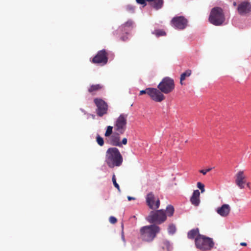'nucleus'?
I'll return each instance as SVG.
<instances>
[{"instance_id": "obj_1", "label": "nucleus", "mask_w": 251, "mask_h": 251, "mask_svg": "<svg viewBox=\"0 0 251 251\" xmlns=\"http://www.w3.org/2000/svg\"><path fill=\"white\" fill-rule=\"evenodd\" d=\"M123 161V157L117 148L113 147L108 149L106 151L105 162L109 168L119 167Z\"/></svg>"}, {"instance_id": "obj_2", "label": "nucleus", "mask_w": 251, "mask_h": 251, "mask_svg": "<svg viewBox=\"0 0 251 251\" xmlns=\"http://www.w3.org/2000/svg\"><path fill=\"white\" fill-rule=\"evenodd\" d=\"M160 231V228L155 224L144 226L140 229V238L144 242H152Z\"/></svg>"}, {"instance_id": "obj_3", "label": "nucleus", "mask_w": 251, "mask_h": 251, "mask_svg": "<svg viewBox=\"0 0 251 251\" xmlns=\"http://www.w3.org/2000/svg\"><path fill=\"white\" fill-rule=\"evenodd\" d=\"M208 20L209 22L214 25H222L225 21L223 10L219 7L213 8L211 10Z\"/></svg>"}, {"instance_id": "obj_4", "label": "nucleus", "mask_w": 251, "mask_h": 251, "mask_svg": "<svg viewBox=\"0 0 251 251\" xmlns=\"http://www.w3.org/2000/svg\"><path fill=\"white\" fill-rule=\"evenodd\" d=\"M195 243L198 249L203 251L211 250L214 245L212 238L201 234L195 239Z\"/></svg>"}, {"instance_id": "obj_5", "label": "nucleus", "mask_w": 251, "mask_h": 251, "mask_svg": "<svg viewBox=\"0 0 251 251\" xmlns=\"http://www.w3.org/2000/svg\"><path fill=\"white\" fill-rule=\"evenodd\" d=\"M151 224H161L166 220V215L163 209L152 211L146 218Z\"/></svg>"}, {"instance_id": "obj_6", "label": "nucleus", "mask_w": 251, "mask_h": 251, "mask_svg": "<svg viewBox=\"0 0 251 251\" xmlns=\"http://www.w3.org/2000/svg\"><path fill=\"white\" fill-rule=\"evenodd\" d=\"M175 86L173 79L169 77H165L158 85L157 88L162 93L167 94L174 90Z\"/></svg>"}, {"instance_id": "obj_7", "label": "nucleus", "mask_w": 251, "mask_h": 251, "mask_svg": "<svg viewBox=\"0 0 251 251\" xmlns=\"http://www.w3.org/2000/svg\"><path fill=\"white\" fill-rule=\"evenodd\" d=\"M127 115L121 114L116 120L114 125V129L116 132L124 134L126 129Z\"/></svg>"}, {"instance_id": "obj_8", "label": "nucleus", "mask_w": 251, "mask_h": 251, "mask_svg": "<svg viewBox=\"0 0 251 251\" xmlns=\"http://www.w3.org/2000/svg\"><path fill=\"white\" fill-rule=\"evenodd\" d=\"M94 101L97 107L96 112L98 116L102 117L107 114L108 106L105 101L101 99L96 98Z\"/></svg>"}, {"instance_id": "obj_9", "label": "nucleus", "mask_w": 251, "mask_h": 251, "mask_svg": "<svg viewBox=\"0 0 251 251\" xmlns=\"http://www.w3.org/2000/svg\"><path fill=\"white\" fill-rule=\"evenodd\" d=\"M108 53L105 50H102L98 52L97 54L93 58L92 62L94 64L105 65L108 62Z\"/></svg>"}, {"instance_id": "obj_10", "label": "nucleus", "mask_w": 251, "mask_h": 251, "mask_svg": "<svg viewBox=\"0 0 251 251\" xmlns=\"http://www.w3.org/2000/svg\"><path fill=\"white\" fill-rule=\"evenodd\" d=\"M146 202L147 205L152 209H157L160 205V201L159 199H155L154 195L151 192L147 195Z\"/></svg>"}, {"instance_id": "obj_11", "label": "nucleus", "mask_w": 251, "mask_h": 251, "mask_svg": "<svg viewBox=\"0 0 251 251\" xmlns=\"http://www.w3.org/2000/svg\"><path fill=\"white\" fill-rule=\"evenodd\" d=\"M187 19L182 16L175 17L172 20L173 25L179 29L185 28L187 26Z\"/></svg>"}, {"instance_id": "obj_12", "label": "nucleus", "mask_w": 251, "mask_h": 251, "mask_svg": "<svg viewBox=\"0 0 251 251\" xmlns=\"http://www.w3.org/2000/svg\"><path fill=\"white\" fill-rule=\"evenodd\" d=\"M151 98L156 102H161L165 99V96L162 92L156 88H152L150 93Z\"/></svg>"}, {"instance_id": "obj_13", "label": "nucleus", "mask_w": 251, "mask_h": 251, "mask_svg": "<svg viewBox=\"0 0 251 251\" xmlns=\"http://www.w3.org/2000/svg\"><path fill=\"white\" fill-rule=\"evenodd\" d=\"M235 181L236 184L240 189L244 188V185L246 183V177L243 171H240L236 174Z\"/></svg>"}, {"instance_id": "obj_14", "label": "nucleus", "mask_w": 251, "mask_h": 251, "mask_svg": "<svg viewBox=\"0 0 251 251\" xmlns=\"http://www.w3.org/2000/svg\"><path fill=\"white\" fill-rule=\"evenodd\" d=\"M237 10L240 15L246 14L251 11V4L248 2H242L238 5Z\"/></svg>"}, {"instance_id": "obj_15", "label": "nucleus", "mask_w": 251, "mask_h": 251, "mask_svg": "<svg viewBox=\"0 0 251 251\" xmlns=\"http://www.w3.org/2000/svg\"><path fill=\"white\" fill-rule=\"evenodd\" d=\"M121 133L115 131L113 134L110 136L109 141L111 145L113 146L121 147L120 142V135Z\"/></svg>"}, {"instance_id": "obj_16", "label": "nucleus", "mask_w": 251, "mask_h": 251, "mask_svg": "<svg viewBox=\"0 0 251 251\" xmlns=\"http://www.w3.org/2000/svg\"><path fill=\"white\" fill-rule=\"evenodd\" d=\"M216 211L218 214L222 217L228 215L230 211V207L227 204H224L221 207L217 208Z\"/></svg>"}, {"instance_id": "obj_17", "label": "nucleus", "mask_w": 251, "mask_h": 251, "mask_svg": "<svg viewBox=\"0 0 251 251\" xmlns=\"http://www.w3.org/2000/svg\"><path fill=\"white\" fill-rule=\"evenodd\" d=\"M200 193L198 190H194L192 197L190 198V201L191 203L195 206H199L200 203Z\"/></svg>"}, {"instance_id": "obj_18", "label": "nucleus", "mask_w": 251, "mask_h": 251, "mask_svg": "<svg viewBox=\"0 0 251 251\" xmlns=\"http://www.w3.org/2000/svg\"><path fill=\"white\" fill-rule=\"evenodd\" d=\"M103 88V86L100 84H93L90 86L88 91L92 95H94L96 92L101 90Z\"/></svg>"}, {"instance_id": "obj_19", "label": "nucleus", "mask_w": 251, "mask_h": 251, "mask_svg": "<svg viewBox=\"0 0 251 251\" xmlns=\"http://www.w3.org/2000/svg\"><path fill=\"white\" fill-rule=\"evenodd\" d=\"M200 235L201 234L199 233V229L197 228L190 230L188 232L187 237L190 239H195Z\"/></svg>"}, {"instance_id": "obj_20", "label": "nucleus", "mask_w": 251, "mask_h": 251, "mask_svg": "<svg viewBox=\"0 0 251 251\" xmlns=\"http://www.w3.org/2000/svg\"><path fill=\"white\" fill-rule=\"evenodd\" d=\"M192 71L191 70H187L185 72L183 73L180 77V83L183 85V81H184L187 77H189L191 75Z\"/></svg>"}, {"instance_id": "obj_21", "label": "nucleus", "mask_w": 251, "mask_h": 251, "mask_svg": "<svg viewBox=\"0 0 251 251\" xmlns=\"http://www.w3.org/2000/svg\"><path fill=\"white\" fill-rule=\"evenodd\" d=\"M174 207L171 205H169L166 207V212H165V213L166 216H168L169 217H171L174 214Z\"/></svg>"}, {"instance_id": "obj_22", "label": "nucleus", "mask_w": 251, "mask_h": 251, "mask_svg": "<svg viewBox=\"0 0 251 251\" xmlns=\"http://www.w3.org/2000/svg\"><path fill=\"white\" fill-rule=\"evenodd\" d=\"M114 128V126H107L106 131L104 134V136L105 137H109L111 136L113 132V129Z\"/></svg>"}, {"instance_id": "obj_23", "label": "nucleus", "mask_w": 251, "mask_h": 251, "mask_svg": "<svg viewBox=\"0 0 251 251\" xmlns=\"http://www.w3.org/2000/svg\"><path fill=\"white\" fill-rule=\"evenodd\" d=\"M161 247L163 250H166L169 251L170 248V243L167 241H163Z\"/></svg>"}, {"instance_id": "obj_24", "label": "nucleus", "mask_w": 251, "mask_h": 251, "mask_svg": "<svg viewBox=\"0 0 251 251\" xmlns=\"http://www.w3.org/2000/svg\"><path fill=\"white\" fill-rule=\"evenodd\" d=\"M132 25L133 22L131 20H129L120 27V29L123 31V29L126 27H131L132 26Z\"/></svg>"}, {"instance_id": "obj_25", "label": "nucleus", "mask_w": 251, "mask_h": 251, "mask_svg": "<svg viewBox=\"0 0 251 251\" xmlns=\"http://www.w3.org/2000/svg\"><path fill=\"white\" fill-rule=\"evenodd\" d=\"M96 140L97 143L100 146H102L104 145V141L102 137L99 135H98L96 137Z\"/></svg>"}, {"instance_id": "obj_26", "label": "nucleus", "mask_w": 251, "mask_h": 251, "mask_svg": "<svg viewBox=\"0 0 251 251\" xmlns=\"http://www.w3.org/2000/svg\"><path fill=\"white\" fill-rule=\"evenodd\" d=\"M168 232L170 234H174L176 230V226L173 225H170L168 227Z\"/></svg>"}, {"instance_id": "obj_27", "label": "nucleus", "mask_w": 251, "mask_h": 251, "mask_svg": "<svg viewBox=\"0 0 251 251\" xmlns=\"http://www.w3.org/2000/svg\"><path fill=\"white\" fill-rule=\"evenodd\" d=\"M112 182H113L114 186L120 191V187H119V185H118V184L116 182V176L114 174H113V175L112 176Z\"/></svg>"}, {"instance_id": "obj_28", "label": "nucleus", "mask_w": 251, "mask_h": 251, "mask_svg": "<svg viewBox=\"0 0 251 251\" xmlns=\"http://www.w3.org/2000/svg\"><path fill=\"white\" fill-rule=\"evenodd\" d=\"M154 33L157 37L164 36L166 35L165 31L162 30H156L155 31Z\"/></svg>"}, {"instance_id": "obj_29", "label": "nucleus", "mask_w": 251, "mask_h": 251, "mask_svg": "<svg viewBox=\"0 0 251 251\" xmlns=\"http://www.w3.org/2000/svg\"><path fill=\"white\" fill-rule=\"evenodd\" d=\"M151 88H149L146 89L145 90H141L140 92V95H142L143 94H147L149 96H150V93L151 92Z\"/></svg>"}, {"instance_id": "obj_30", "label": "nucleus", "mask_w": 251, "mask_h": 251, "mask_svg": "<svg viewBox=\"0 0 251 251\" xmlns=\"http://www.w3.org/2000/svg\"><path fill=\"white\" fill-rule=\"evenodd\" d=\"M197 187L201 190V193L204 192V186L201 182H199L197 183Z\"/></svg>"}, {"instance_id": "obj_31", "label": "nucleus", "mask_w": 251, "mask_h": 251, "mask_svg": "<svg viewBox=\"0 0 251 251\" xmlns=\"http://www.w3.org/2000/svg\"><path fill=\"white\" fill-rule=\"evenodd\" d=\"M117 219L113 217V216H111L109 218V222L111 223V224H115L116 222H117Z\"/></svg>"}, {"instance_id": "obj_32", "label": "nucleus", "mask_w": 251, "mask_h": 251, "mask_svg": "<svg viewBox=\"0 0 251 251\" xmlns=\"http://www.w3.org/2000/svg\"><path fill=\"white\" fill-rule=\"evenodd\" d=\"M212 168H208L205 170H201L200 171V172L201 173H202L203 175H205L206 174V173L209 171H210L211 170Z\"/></svg>"}, {"instance_id": "obj_33", "label": "nucleus", "mask_w": 251, "mask_h": 251, "mask_svg": "<svg viewBox=\"0 0 251 251\" xmlns=\"http://www.w3.org/2000/svg\"><path fill=\"white\" fill-rule=\"evenodd\" d=\"M127 143V139L126 138H124L123 139L122 142H121V147L122 146V145H126Z\"/></svg>"}, {"instance_id": "obj_34", "label": "nucleus", "mask_w": 251, "mask_h": 251, "mask_svg": "<svg viewBox=\"0 0 251 251\" xmlns=\"http://www.w3.org/2000/svg\"><path fill=\"white\" fill-rule=\"evenodd\" d=\"M126 8L128 11H129L131 12H133L134 9V7L131 5H127Z\"/></svg>"}, {"instance_id": "obj_35", "label": "nucleus", "mask_w": 251, "mask_h": 251, "mask_svg": "<svg viewBox=\"0 0 251 251\" xmlns=\"http://www.w3.org/2000/svg\"><path fill=\"white\" fill-rule=\"evenodd\" d=\"M136 0L137 2L139 4L146 5L145 0Z\"/></svg>"}, {"instance_id": "obj_36", "label": "nucleus", "mask_w": 251, "mask_h": 251, "mask_svg": "<svg viewBox=\"0 0 251 251\" xmlns=\"http://www.w3.org/2000/svg\"><path fill=\"white\" fill-rule=\"evenodd\" d=\"M128 37L127 36H124L121 37V40L123 41H126L127 40Z\"/></svg>"}, {"instance_id": "obj_37", "label": "nucleus", "mask_w": 251, "mask_h": 251, "mask_svg": "<svg viewBox=\"0 0 251 251\" xmlns=\"http://www.w3.org/2000/svg\"><path fill=\"white\" fill-rule=\"evenodd\" d=\"M127 199H128V201H131V200H135V198H134V197H131L130 196H128L127 197Z\"/></svg>"}, {"instance_id": "obj_38", "label": "nucleus", "mask_w": 251, "mask_h": 251, "mask_svg": "<svg viewBox=\"0 0 251 251\" xmlns=\"http://www.w3.org/2000/svg\"><path fill=\"white\" fill-rule=\"evenodd\" d=\"M240 245L242 246H247V243H245V242H242V243H240Z\"/></svg>"}, {"instance_id": "obj_39", "label": "nucleus", "mask_w": 251, "mask_h": 251, "mask_svg": "<svg viewBox=\"0 0 251 251\" xmlns=\"http://www.w3.org/2000/svg\"><path fill=\"white\" fill-rule=\"evenodd\" d=\"M233 5H234V6H236V5H237V3H236V2H233Z\"/></svg>"}]
</instances>
